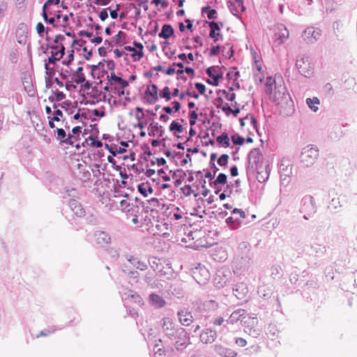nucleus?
Segmentation results:
<instances>
[{
  "label": "nucleus",
  "mask_w": 357,
  "mask_h": 357,
  "mask_svg": "<svg viewBox=\"0 0 357 357\" xmlns=\"http://www.w3.org/2000/svg\"><path fill=\"white\" fill-rule=\"evenodd\" d=\"M273 101L275 102L278 112L284 115L289 116L293 112V104L289 95L284 84H280L279 86L275 85Z\"/></svg>",
  "instance_id": "f257e3e1"
},
{
  "label": "nucleus",
  "mask_w": 357,
  "mask_h": 357,
  "mask_svg": "<svg viewBox=\"0 0 357 357\" xmlns=\"http://www.w3.org/2000/svg\"><path fill=\"white\" fill-rule=\"evenodd\" d=\"M63 40H65L63 36L58 35L55 37V45L50 47V56L48 57L49 63H56V62L59 61L64 55L65 47L63 44Z\"/></svg>",
  "instance_id": "f03ea898"
},
{
  "label": "nucleus",
  "mask_w": 357,
  "mask_h": 357,
  "mask_svg": "<svg viewBox=\"0 0 357 357\" xmlns=\"http://www.w3.org/2000/svg\"><path fill=\"white\" fill-rule=\"evenodd\" d=\"M319 150L313 145H308L305 147L301 155V161L306 166L314 164L318 158Z\"/></svg>",
  "instance_id": "7ed1b4c3"
},
{
  "label": "nucleus",
  "mask_w": 357,
  "mask_h": 357,
  "mask_svg": "<svg viewBox=\"0 0 357 357\" xmlns=\"http://www.w3.org/2000/svg\"><path fill=\"white\" fill-rule=\"evenodd\" d=\"M250 160L255 164V168L259 174L265 173L264 180L268 178V165L263 162V156L259 150L255 149L250 154Z\"/></svg>",
  "instance_id": "20e7f679"
},
{
  "label": "nucleus",
  "mask_w": 357,
  "mask_h": 357,
  "mask_svg": "<svg viewBox=\"0 0 357 357\" xmlns=\"http://www.w3.org/2000/svg\"><path fill=\"white\" fill-rule=\"evenodd\" d=\"M90 242L95 245L103 248L112 243V238L107 232L98 230L91 235Z\"/></svg>",
  "instance_id": "39448f33"
},
{
  "label": "nucleus",
  "mask_w": 357,
  "mask_h": 357,
  "mask_svg": "<svg viewBox=\"0 0 357 357\" xmlns=\"http://www.w3.org/2000/svg\"><path fill=\"white\" fill-rule=\"evenodd\" d=\"M273 31V44L275 46H279L283 44L289 38V31L283 24H278L274 26Z\"/></svg>",
  "instance_id": "423d86ee"
},
{
  "label": "nucleus",
  "mask_w": 357,
  "mask_h": 357,
  "mask_svg": "<svg viewBox=\"0 0 357 357\" xmlns=\"http://www.w3.org/2000/svg\"><path fill=\"white\" fill-rule=\"evenodd\" d=\"M244 331L253 337L259 336L261 332V328L259 325L257 318L248 317V320L244 321Z\"/></svg>",
  "instance_id": "0eeeda50"
},
{
  "label": "nucleus",
  "mask_w": 357,
  "mask_h": 357,
  "mask_svg": "<svg viewBox=\"0 0 357 357\" xmlns=\"http://www.w3.org/2000/svg\"><path fill=\"white\" fill-rule=\"evenodd\" d=\"M85 81V76L83 73L82 67L77 68L75 71H73L69 81L65 82V86L67 90L75 89L76 86L82 84Z\"/></svg>",
  "instance_id": "6e6552de"
},
{
  "label": "nucleus",
  "mask_w": 357,
  "mask_h": 357,
  "mask_svg": "<svg viewBox=\"0 0 357 357\" xmlns=\"http://www.w3.org/2000/svg\"><path fill=\"white\" fill-rule=\"evenodd\" d=\"M175 335H176L175 347L177 350L182 351L190 344V335L183 328L177 329Z\"/></svg>",
  "instance_id": "1a4fd4ad"
},
{
  "label": "nucleus",
  "mask_w": 357,
  "mask_h": 357,
  "mask_svg": "<svg viewBox=\"0 0 357 357\" xmlns=\"http://www.w3.org/2000/svg\"><path fill=\"white\" fill-rule=\"evenodd\" d=\"M193 276L200 284H206L210 279V273L204 266H198L193 271Z\"/></svg>",
  "instance_id": "9d476101"
},
{
  "label": "nucleus",
  "mask_w": 357,
  "mask_h": 357,
  "mask_svg": "<svg viewBox=\"0 0 357 357\" xmlns=\"http://www.w3.org/2000/svg\"><path fill=\"white\" fill-rule=\"evenodd\" d=\"M144 99L149 104H154L158 100V87L155 84H149L144 91Z\"/></svg>",
  "instance_id": "9b49d317"
},
{
  "label": "nucleus",
  "mask_w": 357,
  "mask_h": 357,
  "mask_svg": "<svg viewBox=\"0 0 357 357\" xmlns=\"http://www.w3.org/2000/svg\"><path fill=\"white\" fill-rule=\"evenodd\" d=\"M29 31V29L27 24L21 23L17 26L15 33L17 42L20 44H25L28 38Z\"/></svg>",
  "instance_id": "f8f14e48"
},
{
  "label": "nucleus",
  "mask_w": 357,
  "mask_h": 357,
  "mask_svg": "<svg viewBox=\"0 0 357 357\" xmlns=\"http://www.w3.org/2000/svg\"><path fill=\"white\" fill-rule=\"evenodd\" d=\"M321 34L319 29L309 27L303 31V36L307 43H313L320 38Z\"/></svg>",
  "instance_id": "ddd939ff"
},
{
  "label": "nucleus",
  "mask_w": 357,
  "mask_h": 357,
  "mask_svg": "<svg viewBox=\"0 0 357 357\" xmlns=\"http://www.w3.org/2000/svg\"><path fill=\"white\" fill-rule=\"evenodd\" d=\"M296 65L299 72L305 77H309L312 74V69L310 63L305 58L298 59Z\"/></svg>",
  "instance_id": "4468645a"
},
{
  "label": "nucleus",
  "mask_w": 357,
  "mask_h": 357,
  "mask_svg": "<svg viewBox=\"0 0 357 357\" xmlns=\"http://www.w3.org/2000/svg\"><path fill=\"white\" fill-rule=\"evenodd\" d=\"M248 317L249 316L246 314L245 310L238 309L231 314L229 319L227 320V322L233 324L237 322L238 321H241L244 324V321L248 320Z\"/></svg>",
  "instance_id": "2eb2a0df"
},
{
  "label": "nucleus",
  "mask_w": 357,
  "mask_h": 357,
  "mask_svg": "<svg viewBox=\"0 0 357 357\" xmlns=\"http://www.w3.org/2000/svg\"><path fill=\"white\" fill-rule=\"evenodd\" d=\"M228 6L231 13L237 17L245 10L243 0L229 1Z\"/></svg>",
  "instance_id": "dca6fc26"
},
{
  "label": "nucleus",
  "mask_w": 357,
  "mask_h": 357,
  "mask_svg": "<svg viewBox=\"0 0 357 357\" xmlns=\"http://www.w3.org/2000/svg\"><path fill=\"white\" fill-rule=\"evenodd\" d=\"M162 327L164 332L169 336H173L176 333L175 325L172 319L169 317L162 319Z\"/></svg>",
  "instance_id": "f3484780"
},
{
  "label": "nucleus",
  "mask_w": 357,
  "mask_h": 357,
  "mask_svg": "<svg viewBox=\"0 0 357 357\" xmlns=\"http://www.w3.org/2000/svg\"><path fill=\"white\" fill-rule=\"evenodd\" d=\"M207 75L213 79V82L208 80V83L213 86H218L219 84V79L222 78V75L220 73L218 68L211 66L206 70Z\"/></svg>",
  "instance_id": "a211bd4d"
},
{
  "label": "nucleus",
  "mask_w": 357,
  "mask_h": 357,
  "mask_svg": "<svg viewBox=\"0 0 357 357\" xmlns=\"http://www.w3.org/2000/svg\"><path fill=\"white\" fill-rule=\"evenodd\" d=\"M248 293V289L245 283L241 282L235 285L233 289L234 295L238 299L245 298Z\"/></svg>",
  "instance_id": "6ab92c4d"
},
{
  "label": "nucleus",
  "mask_w": 357,
  "mask_h": 357,
  "mask_svg": "<svg viewBox=\"0 0 357 357\" xmlns=\"http://www.w3.org/2000/svg\"><path fill=\"white\" fill-rule=\"evenodd\" d=\"M56 132L57 133L56 139L61 143H65L67 144H73L74 141L73 135L69 134L67 135L65 130L62 128H56Z\"/></svg>",
  "instance_id": "aec40b11"
},
{
  "label": "nucleus",
  "mask_w": 357,
  "mask_h": 357,
  "mask_svg": "<svg viewBox=\"0 0 357 357\" xmlns=\"http://www.w3.org/2000/svg\"><path fill=\"white\" fill-rule=\"evenodd\" d=\"M250 266V261L248 259L242 258L234 262V273L241 274L245 271Z\"/></svg>",
  "instance_id": "412c9836"
},
{
  "label": "nucleus",
  "mask_w": 357,
  "mask_h": 357,
  "mask_svg": "<svg viewBox=\"0 0 357 357\" xmlns=\"http://www.w3.org/2000/svg\"><path fill=\"white\" fill-rule=\"evenodd\" d=\"M149 303L155 308H161L166 305V302L163 298L156 294L149 295Z\"/></svg>",
  "instance_id": "4be33fe9"
},
{
  "label": "nucleus",
  "mask_w": 357,
  "mask_h": 357,
  "mask_svg": "<svg viewBox=\"0 0 357 357\" xmlns=\"http://www.w3.org/2000/svg\"><path fill=\"white\" fill-rule=\"evenodd\" d=\"M216 332L211 329H206L200 335V340L203 343L209 344L215 341Z\"/></svg>",
  "instance_id": "5701e85b"
},
{
  "label": "nucleus",
  "mask_w": 357,
  "mask_h": 357,
  "mask_svg": "<svg viewBox=\"0 0 357 357\" xmlns=\"http://www.w3.org/2000/svg\"><path fill=\"white\" fill-rule=\"evenodd\" d=\"M109 81L112 85L117 86V88H126L128 86V81L116 76L114 73H111Z\"/></svg>",
  "instance_id": "b1692460"
},
{
  "label": "nucleus",
  "mask_w": 357,
  "mask_h": 357,
  "mask_svg": "<svg viewBox=\"0 0 357 357\" xmlns=\"http://www.w3.org/2000/svg\"><path fill=\"white\" fill-rule=\"evenodd\" d=\"M209 27L211 29L209 36L211 38H213L215 40H219L222 36L220 33L219 31L220 29L218 24L215 22H209Z\"/></svg>",
  "instance_id": "393cba45"
},
{
  "label": "nucleus",
  "mask_w": 357,
  "mask_h": 357,
  "mask_svg": "<svg viewBox=\"0 0 357 357\" xmlns=\"http://www.w3.org/2000/svg\"><path fill=\"white\" fill-rule=\"evenodd\" d=\"M133 45H134V47H135L136 50H137V51H136L135 53L131 54V56L133 59V61H139L144 56L143 45L140 43L135 41L133 43Z\"/></svg>",
  "instance_id": "a878e982"
},
{
  "label": "nucleus",
  "mask_w": 357,
  "mask_h": 357,
  "mask_svg": "<svg viewBox=\"0 0 357 357\" xmlns=\"http://www.w3.org/2000/svg\"><path fill=\"white\" fill-rule=\"evenodd\" d=\"M174 34V29L169 24H164L158 36L161 38L168 39Z\"/></svg>",
  "instance_id": "bb28decb"
},
{
  "label": "nucleus",
  "mask_w": 357,
  "mask_h": 357,
  "mask_svg": "<svg viewBox=\"0 0 357 357\" xmlns=\"http://www.w3.org/2000/svg\"><path fill=\"white\" fill-rule=\"evenodd\" d=\"M123 298L125 300L132 299L135 303H137L139 305H142L144 303L141 296L132 291H128V292L123 293Z\"/></svg>",
  "instance_id": "cd10ccee"
},
{
  "label": "nucleus",
  "mask_w": 357,
  "mask_h": 357,
  "mask_svg": "<svg viewBox=\"0 0 357 357\" xmlns=\"http://www.w3.org/2000/svg\"><path fill=\"white\" fill-rule=\"evenodd\" d=\"M178 315L180 322L184 326H189L192 322V316L190 312L181 311Z\"/></svg>",
  "instance_id": "c85d7f7f"
},
{
  "label": "nucleus",
  "mask_w": 357,
  "mask_h": 357,
  "mask_svg": "<svg viewBox=\"0 0 357 357\" xmlns=\"http://www.w3.org/2000/svg\"><path fill=\"white\" fill-rule=\"evenodd\" d=\"M138 191L144 197H148L153 192V188L149 183H142L137 186Z\"/></svg>",
  "instance_id": "c756f323"
},
{
  "label": "nucleus",
  "mask_w": 357,
  "mask_h": 357,
  "mask_svg": "<svg viewBox=\"0 0 357 357\" xmlns=\"http://www.w3.org/2000/svg\"><path fill=\"white\" fill-rule=\"evenodd\" d=\"M105 147L109 151V153H111L112 156H116L118 154H121L126 151V149L124 147H121L118 145H109L105 144Z\"/></svg>",
  "instance_id": "7c9ffc66"
},
{
  "label": "nucleus",
  "mask_w": 357,
  "mask_h": 357,
  "mask_svg": "<svg viewBox=\"0 0 357 357\" xmlns=\"http://www.w3.org/2000/svg\"><path fill=\"white\" fill-rule=\"evenodd\" d=\"M70 206L76 215L81 217L84 215L85 211L84 208L77 201L71 200L70 202Z\"/></svg>",
  "instance_id": "2f4dec72"
},
{
  "label": "nucleus",
  "mask_w": 357,
  "mask_h": 357,
  "mask_svg": "<svg viewBox=\"0 0 357 357\" xmlns=\"http://www.w3.org/2000/svg\"><path fill=\"white\" fill-rule=\"evenodd\" d=\"M216 351L223 357H236L237 353L231 349L224 348L221 346L216 347Z\"/></svg>",
  "instance_id": "473e14b6"
},
{
  "label": "nucleus",
  "mask_w": 357,
  "mask_h": 357,
  "mask_svg": "<svg viewBox=\"0 0 357 357\" xmlns=\"http://www.w3.org/2000/svg\"><path fill=\"white\" fill-rule=\"evenodd\" d=\"M128 261L132 266L141 271H144L147 268L146 264L139 260L137 258L131 257Z\"/></svg>",
  "instance_id": "72a5a7b5"
},
{
  "label": "nucleus",
  "mask_w": 357,
  "mask_h": 357,
  "mask_svg": "<svg viewBox=\"0 0 357 357\" xmlns=\"http://www.w3.org/2000/svg\"><path fill=\"white\" fill-rule=\"evenodd\" d=\"M217 142L224 148H227L230 145L229 138L228 134L226 132L222 133L216 138Z\"/></svg>",
  "instance_id": "f704fd0d"
},
{
  "label": "nucleus",
  "mask_w": 357,
  "mask_h": 357,
  "mask_svg": "<svg viewBox=\"0 0 357 357\" xmlns=\"http://www.w3.org/2000/svg\"><path fill=\"white\" fill-rule=\"evenodd\" d=\"M306 103L307 106L313 111L317 112L319 109L318 105L320 104L319 99L317 97H313L312 98H307Z\"/></svg>",
  "instance_id": "c9c22d12"
},
{
  "label": "nucleus",
  "mask_w": 357,
  "mask_h": 357,
  "mask_svg": "<svg viewBox=\"0 0 357 357\" xmlns=\"http://www.w3.org/2000/svg\"><path fill=\"white\" fill-rule=\"evenodd\" d=\"M60 76L62 79H65L66 82L69 81L73 70L71 69L70 66L68 67H61L59 70Z\"/></svg>",
  "instance_id": "e433bc0d"
},
{
  "label": "nucleus",
  "mask_w": 357,
  "mask_h": 357,
  "mask_svg": "<svg viewBox=\"0 0 357 357\" xmlns=\"http://www.w3.org/2000/svg\"><path fill=\"white\" fill-rule=\"evenodd\" d=\"M227 224L232 229H236L241 224V220L238 218H234L233 217H229L226 219Z\"/></svg>",
  "instance_id": "4c0bfd02"
},
{
  "label": "nucleus",
  "mask_w": 357,
  "mask_h": 357,
  "mask_svg": "<svg viewBox=\"0 0 357 357\" xmlns=\"http://www.w3.org/2000/svg\"><path fill=\"white\" fill-rule=\"evenodd\" d=\"M169 130L174 133H181L183 132V128L179 123L174 121L170 124Z\"/></svg>",
  "instance_id": "58836bf2"
},
{
  "label": "nucleus",
  "mask_w": 357,
  "mask_h": 357,
  "mask_svg": "<svg viewBox=\"0 0 357 357\" xmlns=\"http://www.w3.org/2000/svg\"><path fill=\"white\" fill-rule=\"evenodd\" d=\"M202 13H206L209 20L215 19L216 17V10L215 9H211L210 7L203 8Z\"/></svg>",
  "instance_id": "ea45409f"
},
{
  "label": "nucleus",
  "mask_w": 357,
  "mask_h": 357,
  "mask_svg": "<svg viewBox=\"0 0 357 357\" xmlns=\"http://www.w3.org/2000/svg\"><path fill=\"white\" fill-rule=\"evenodd\" d=\"M171 93L169 88L168 86H165L162 89V90L160 93V96L162 98H165L167 101L171 100Z\"/></svg>",
  "instance_id": "a19ab883"
},
{
  "label": "nucleus",
  "mask_w": 357,
  "mask_h": 357,
  "mask_svg": "<svg viewBox=\"0 0 357 357\" xmlns=\"http://www.w3.org/2000/svg\"><path fill=\"white\" fill-rule=\"evenodd\" d=\"M87 142L93 147L100 148L102 146V143L100 141L92 137H89Z\"/></svg>",
  "instance_id": "79ce46f5"
},
{
  "label": "nucleus",
  "mask_w": 357,
  "mask_h": 357,
  "mask_svg": "<svg viewBox=\"0 0 357 357\" xmlns=\"http://www.w3.org/2000/svg\"><path fill=\"white\" fill-rule=\"evenodd\" d=\"M231 141L236 145H242L245 142V139L238 134L231 136Z\"/></svg>",
  "instance_id": "37998d69"
},
{
  "label": "nucleus",
  "mask_w": 357,
  "mask_h": 357,
  "mask_svg": "<svg viewBox=\"0 0 357 357\" xmlns=\"http://www.w3.org/2000/svg\"><path fill=\"white\" fill-rule=\"evenodd\" d=\"M43 17L45 22L52 24L53 26H56L55 24V18L54 17H48L47 10L43 9Z\"/></svg>",
  "instance_id": "c03bdc74"
},
{
  "label": "nucleus",
  "mask_w": 357,
  "mask_h": 357,
  "mask_svg": "<svg viewBox=\"0 0 357 357\" xmlns=\"http://www.w3.org/2000/svg\"><path fill=\"white\" fill-rule=\"evenodd\" d=\"M54 64L49 63V61L45 63V73L49 77H52L54 74V69L51 66V65Z\"/></svg>",
  "instance_id": "a18cd8bd"
},
{
  "label": "nucleus",
  "mask_w": 357,
  "mask_h": 357,
  "mask_svg": "<svg viewBox=\"0 0 357 357\" xmlns=\"http://www.w3.org/2000/svg\"><path fill=\"white\" fill-rule=\"evenodd\" d=\"M229 155L222 154L218 160V164L220 166L226 167L228 163Z\"/></svg>",
  "instance_id": "49530a36"
},
{
  "label": "nucleus",
  "mask_w": 357,
  "mask_h": 357,
  "mask_svg": "<svg viewBox=\"0 0 357 357\" xmlns=\"http://www.w3.org/2000/svg\"><path fill=\"white\" fill-rule=\"evenodd\" d=\"M227 176L225 174L220 173L215 181V184H225Z\"/></svg>",
  "instance_id": "de8ad7c7"
},
{
  "label": "nucleus",
  "mask_w": 357,
  "mask_h": 357,
  "mask_svg": "<svg viewBox=\"0 0 357 357\" xmlns=\"http://www.w3.org/2000/svg\"><path fill=\"white\" fill-rule=\"evenodd\" d=\"M63 117V112L60 109H56L55 111H54V112L52 113V116H51V118L52 119V120H54L55 121H61V119Z\"/></svg>",
  "instance_id": "09e8293b"
},
{
  "label": "nucleus",
  "mask_w": 357,
  "mask_h": 357,
  "mask_svg": "<svg viewBox=\"0 0 357 357\" xmlns=\"http://www.w3.org/2000/svg\"><path fill=\"white\" fill-rule=\"evenodd\" d=\"M135 117L138 121H142V120L144 119V114L142 107H138L136 108Z\"/></svg>",
  "instance_id": "8fccbe9b"
},
{
  "label": "nucleus",
  "mask_w": 357,
  "mask_h": 357,
  "mask_svg": "<svg viewBox=\"0 0 357 357\" xmlns=\"http://www.w3.org/2000/svg\"><path fill=\"white\" fill-rule=\"evenodd\" d=\"M36 32L40 36H44L45 28L42 22H38L36 25Z\"/></svg>",
  "instance_id": "3c124183"
},
{
  "label": "nucleus",
  "mask_w": 357,
  "mask_h": 357,
  "mask_svg": "<svg viewBox=\"0 0 357 357\" xmlns=\"http://www.w3.org/2000/svg\"><path fill=\"white\" fill-rule=\"evenodd\" d=\"M230 91L232 90L231 89ZM223 93L225 96V98L229 101H234L236 98L235 93L231 91L227 92L226 91H223Z\"/></svg>",
  "instance_id": "603ef678"
},
{
  "label": "nucleus",
  "mask_w": 357,
  "mask_h": 357,
  "mask_svg": "<svg viewBox=\"0 0 357 357\" xmlns=\"http://www.w3.org/2000/svg\"><path fill=\"white\" fill-rule=\"evenodd\" d=\"M54 94L56 101H61L66 98V95L62 91H59L58 90H56L54 92Z\"/></svg>",
  "instance_id": "864d4df0"
},
{
  "label": "nucleus",
  "mask_w": 357,
  "mask_h": 357,
  "mask_svg": "<svg viewBox=\"0 0 357 357\" xmlns=\"http://www.w3.org/2000/svg\"><path fill=\"white\" fill-rule=\"evenodd\" d=\"M128 200L127 198L123 199L120 201V208L121 210H126L129 206Z\"/></svg>",
  "instance_id": "5fc2aeb1"
},
{
  "label": "nucleus",
  "mask_w": 357,
  "mask_h": 357,
  "mask_svg": "<svg viewBox=\"0 0 357 357\" xmlns=\"http://www.w3.org/2000/svg\"><path fill=\"white\" fill-rule=\"evenodd\" d=\"M152 3H154L155 6L161 4L162 7L163 8H166L168 6L167 0H153Z\"/></svg>",
  "instance_id": "6e6d98bb"
},
{
  "label": "nucleus",
  "mask_w": 357,
  "mask_h": 357,
  "mask_svg": "<svg viewBox=\"0 0 357 357\" xmlns=\"http://www.w3.org/2000/svg\"><path fill=\"white\" fill-rule=\"evenodd\" d=\"M195 87L201 94H204L206 91V87L204 84L202 83H196Z\"/></svg>",
  "instance_id": "4d7b16f0"
},
{
  "label": "nucleus",
  "mask_w": 357,
  "mask_h": 357,
  "mask_svg": "<svg viewBox=\"0 0 357 357\" xmlns=\"http://www.w3.org/2000/svg\"><path fill=\"white\" fill-rule=\"evenodd\" d=\"M165 73L168 75H172L174 73H176V67L174 66V63L172 64L165 72Z\"/></svg>",
  "instance_id": "13d9d810"
},
{
  "label": "nucleus",
  "mask_w": 357,
  "mask_h": 357,
  "mask_svg": "<svg viewBox=\"0 0 357 357\" xmlns=\"http://www.w3.org/2000/svg\"><path fill=\"white\" fill-rule=\"evenodd\" d=\"M232 213L233 214H238L241 219H245L246 217L245 212L241 209L234 208L232 211Z\"/></svg>",
  "instance_id": "bf43d9fd"
},
{
  "label": "nucleus",
  "mask_w": 357,
  "mask_h": 357,
  "mask_svg": "<svg viewBox=\"0 0 357 357\" xmlns=\"http://www.w3.org/2000/svg\"><path fill=\"white\" fill-rule=\"evenodd\" d=\"M219 274L218 273L215 278V284L217 286V287L218 288H220V287H222L225 283H226V280L225 279H223L221 281H217L218 280V278L219 277Z\"/></svg>",
  "instance_id": "052dcab7"
},
{
  "label": "nucleus",
  "mask_w": 357,
  "mask_h": 357,
  "mask_svg": "<svg viewBox=\"0 0 357 357\" xmlns=\"http://www.w3.org/2000/svg\"><path fill=\"white\" fill-rule=\"evenodd\" d=\"M194 43H195L194 45L195 47H202V39L199 36H196L193 38Z\"/></svg>",
  "instance_id": "680f3d73"
},
{
  "label": "nucleus",
  "mask_w": 357,
  "mask_h": 357,
  "mask_svg": "<svg viewBox=\"0 0 357 357\" xmlns=\"http://www.w3.org/2000/svg\"><path fill=\"white\" fill-rule=\"evenodd\" d=\"M220 46H213L210 50L211 56H216L220 52Z\"/></svg>",
  "instance_id": "e2e57ef3"
},
{
  "label": "nucleus",
  "mask_w": 357,
  "mask_h": 357,
  "mask_svg": "<svg viewBox=\"0 0 357 357\" xmlns=\"http://www.w3.org/2000/svg\"><path fill=\"white\" fill-rule=\"evenodd\" d=\"M59 3V0H47L45 3L43 5V9L47 10L49 6L51 4L55 3L58 4Z\"/></svg>",
  "instance_id": "0e129e2a"
},
{
  "label": "nucleus",
  "mask_w": 357,
  "mask_h": 357,
  "mask_svg": "<svg viewBox=\"0 0 357 357\" xmlns=\"http://www.w3.org/2000/svg\"><path fill=\"white\" fill-rule=\"evenodd\" d=\"M99 17L102 21H105L108 17L107 9H104L100 12Z\"/></svg>",
  "instance_id": "69168bd1"
},
{
  "label": "nucleus",
  "mask_w": 357,
  "mask_h": 357,
  "mask_svg": "<svg viewBox=\"0 0 357 357\" xmlns=\"http://www.w3.org/2000/svg\"><path fill=\"white\" fill-rule=\"evenodd\" d=\"M236 344L239 347H245L247 344V342L245 339L239 337L236 340Z\"/></svg>",
  "instance_id": "338daca9"
},
{
  "label": "nucleus",
  "mask_w": 357,
  "mask_h": 357,
  "mask_svg": "<svg viewBox=\"0 0 357 357\" xmlns=\"http://www.w3.org/2000/svg\"><path fill=\"white\" fill-rule=\"evenodd\" d=\"M102 38L100 36H93L91 38L90 41L95 44L98 45L100 44L102 42Z\"/></svg>",
  "instance_id": "774afa93"
}]
</instances>
